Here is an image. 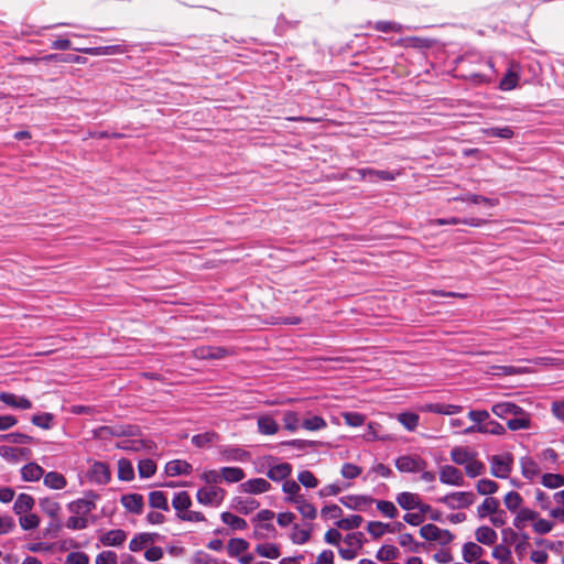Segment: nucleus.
<instances>
[{
    "instance_id": "obj_1",
    "label": "nucleus",
    "mask_w": 564,
    "mask_h": 564,
    "mask_svg": "<svg viewBox=\"0 0 564 564\" xmlns=\"http://www.w3.org/2000/svg\"><path fill=\"white\" fill-rule=\"evenodd\" d=\"M275 513L269 509L260 510L254 518L252 536L257 540H269L278 536V530L273 524Z\"/></svg>"
},
{
    "instance_id": "obj_2",
    "label": "nucleus",
    "mask_w": 564,
    "mask_h": 564,
    "mask_svg": "<svg viewBox=\"0 0 564 564\" xmlns=\"http://www.w3.org/2000/svg\"><path fill=\"white\" fill-rule=\"evenodd\" d=\"M489 464L494 477L506 479L512 471L513 457L510 453L494 455L490 457Z\"/></svg>"
},
{
    "instance_id": "obj_3",
    "label": "nucleus",
    "mask_w": 564,
    "mask_h": 564,
    "mask_svg": "<svg viewBox=\"0 0 564 564\" xmlns=\"http://www.w3.org/2000/svg\"><path fill=\"white\" fill-rule=\"evenodd\" d=\"M420 535L426 541H436L441 545H447L454 540V534L451 531L432 523L422 525Z\"/></svg>"
},
{
    "instance_id": "obj_4",
    "label": "nucleus",
    "mask_w": 564,
    "mask_h": 564,
    "mask_svg": "<svg viewBox=\"0 0 564 564\" xmlns=\"http://www.w3.org/2000/svg\"><path fill=\"white\" fill-rule=\"evenodd\" d=\"M226 491L217 486L203 487L197 490L196 499L200 505L218 507L224 501Z\"/></svg>"
},
{
    "instance_id": "obj_5",
    "label": "nucleus",
    "mask_w": 564,
    "mask_h": 564,
    "mask_svg": "<svg viewBox=\"0 0 564 564\" xmlns=\"http://www.w3.org/2000/svg\"><path fill=\"white\" fill-rule=\"evenodd\" d=\"M427 462L419 455H401L395 459V468L400 473L415 474L423 471Z\"/></svg>"
},
{
    "instance_id": "obj_6",
    "label": "nucleus",
    "mask_w": 564,
    "mask_h": 564,
    "mask_svg": "<svg viewBox=\"0 0 564 564\" xmlns=\"http://www.w3.org/2000/svg\"><path fill=\"white\" fill-rule=\"evenodd\" d=\"M446 505L449 509H464L471 506L475 501V496L469 491H457L448 494L437 500Z\"/></svg>"
},
{
    "instance_id": "obj_7",
    "label": "nucleus",
    "mask_w": 564,
    "mask_h": 564,
    "mask_svg": "<svg viewBox=\"0 0 564 564\" xmlns=\"http://www.w3.org/2000/svg\"><path fill=\"white\" fill-rule=\"evenodd\" d=\"M362 534L360 532H352L345 536L344 544L345 546H339L338 552L339 555L344 560H352L357 556L358 550L362 545Z\"/></svg>"
},
{
    "instance_id": "obj_8",
    "label": "nucleus",
    "mask_w": 564,
    "mask_h": 564,
    "mask_svg": "<svg viewBox=\"0 0 564 564\" xmlns=\"http://www.w3.org/2000/svg\"><path fill=\"white\" fill-rule=\"evenodd\" d=\"M339 501L350 510L367 511L373 505L375 499L367 495H347Z\"/></svg>"
},
{
    "instance_id": "obj_9",
    "label": "nucleus",
    "mask_w": 564,
    "mask_h": 564,
    "mask_svg": "<svg viewBox=\"0 0 564 564\" xmlns=\"http://www.w3.org/2000/svg\"><path fill=\"white\" fill-rule=\"evenodd\" d=\"M438 476L440 481L445 485L463 486L465 482L463 473L452 465L442 466L440 468Z\"/></svg>"
},
{
    "instance_id": "obj_10",
    "label": "nucleus",
    "mask_w": 564,
    "mask_h": 564,
    "mask_svg": "<svg viewBox=\"0 0 564 564\" xmlns=\"http://www.w3.org/2000/svg\"><path fill=\"white\" fill-rule=\"evenodd\" d=\"M271 488V484L264 478H251L239 485V491L249 495H261Z\"/></svg>"
},
{
    "instance_id": "obj_11",
    "label": "nucleus",
    "mask_w": 564,
    "mask_h": 564,
    "mask_svg": "<svg viewBox=\"0 0 564 564\" xmlns=\"http://www.w3.org/2000/svg\"><path fill=\"white\" fill-rule=\"evenodd\" d=\"M510 431L529 430L531 427V414L518 406L511 419L507 420Z\"/></svg>"
},
{
    "instance_id": "obj_12",
    "label": "nucleus",
    "mask_w": 564,
    "mask_h": 564,
    "mask_svg": "<svg viewBox=\"0 0 564 564\" xmlns=\"http://www.w3.org/2000/svg\"><path fill=\"white\" fill-rule=\"evenodd\" d=\"M93 499L80 498L68 503L67 508L70 513L88 518L89 513L96 508V495H91Z\"/></svg>"
},
{
    "instance_id": "obj_13",
    "label": "nucleus",
    "mask_w": 564,
    "mask_h": 564,
    "mask_svg": "<svg viewBox=\"0 0 564 564\" xmlns=\"http://www.w3.org/2000/svg\"><path fill=\"white\" fill-rule=\"evenodd\" d=\"M463 434L469 435L474 433H481V434H491V435H502L506 432V429L503 425L496 421H489L485 425H470L464 429Z\"/></svg>"
},
{
    "instance_id": "obj_14",
    "label": "nucleus",
    "mask_w": 564,
    "mask_h": 564,
    "mask_svg": "<svg viewBox=\"0 0 564 564\" xmlns=\"http://www.w3.org/2000/svg\"><path fill=\"white\" fill-rule=\"evenodd\" d=\"M160 538L159 533L142 532L137 534L129 543V550L131 552H139L148 549Z\"/></svg>"
},
{
    "instance_id": "obj_15",
    "label": "nucleus",
    "mask_w": 564,
    "mask_h": 564,
    "mask_svg": "<svg viewBox=\"0 0 564 564\" xmlns=\"http://www.w3.org/2000/svg\"><path fill=\"white\" fill-rule=\"evenodd\" d=\"M361 180H368L371 182L375 181H394L399 175L398 172L394 171H379L373 169H359L357 170Z\"/></svg>"
},
{
    "instance_id": "obj_16",
    "label": "nucleus",
    "mask_w": 564,
    "mask_h": 564,
    "mask_svg": "<svg viewBox=\"0 0 564 564\" xmlns=\"http://www.w3.org/2000/svg\"><path fill=\"white\" fill-rule=\"evenodd\" d=\"M402 529L403 523L401 522H397L394 525H391L380 521H370L367 525V532L376 539L384 535L388 532L392 533L394 531H401Z\"/></svg>"
},
{
    "instance_id": "obj_17",
    "label": "nucleus",
    "mask_w": 564,
    "mask_h": 564,
    "mask_svg": "<svg viewBox=\"0 0 564 564\" xmlns=\"http://www.w3.org/2000/svg\"><path fill=\"white\" fill-rule=\"evenodd\" d=\"M421 410L423 412L442 414V415H455L463 411V406L458 404L449 403H427L424 404Z\"/></svg>"
},
{
    "instance_id": "obj_18",
    "label": "nucleus",
    "mask_w": 564,
    "mask_h": 564,
    "mask_svg": "<svg viewBox=\"0 0 564 564\" xmlns=\"http://www.w3.org/2000/svg\"><path fill=\"white\" fill-rule=\"evenodd\" d=\"M221 458L226 462H247L250 459V453L239 446H224L219 451Z\"/></svg>"
},
{
    "instance_id": "obj_19",
    "label": "nucleus",
    "mask_w": 564,
    "mask_h": 564,
    "mask_svg": "<svg viewBox=\"0 0 564 564\" xmlns=\"http://www.w3.org/2000/svg\"><path fill=\"white\" fill-rule=\"evenodd\" d=\"M0 401L12 409L29 410L32 408V402L26 397L11 392H0Z\"/></svg>"
},
{
    "instance_id": "obj_20",
    "label": "nucleus",
    "mask_w": 564,
    "mask_h": 564,
    "mask_svg": "<svg viewBox=\"0 0 564 564\" xmlns=\"http://www.w3.org/2000/svg\"><path fill=\"white\" fill-rule=\"evenodd\" d=\"M257 426L258 432L262 435H275L280 430L279 423L270 413L259 415Z\"/></svg>"
},
{
    "instance_id": "obj_21",
    "label": "nucleus",
    "mask_w": 564,
    "mask_h": 564,
    "mask_svg": "<svg viewBox=\"0 0 564 564\" xmlns=\"http://www.w3.org/2000/svg\"><path fill=\"white\" fill-rule=\"evenodd\" d=\"M127 532L121 529H113L102 533L99 536V542L104 546H120L127 540Z\"/></svg>"
},
{
    "instance_id": "obj_22",
    "label": "nucleus",
    "mask_w": 564,
    "mask_h": 564,
    "mask_svg": "<svg viewBox=\"0 0 564 564\" xmlns=\"http://www.w3.org/2000/svg\"><path fill=\"white\" fill-rule=\"evenodd\" d=\"M90 479L99 485H106L111 479L109 467L101 462H96L89 471Z\"/></svg>"
},
{
    "instance_id": "obj_23",
    "label": "nucleus",
    "mask_w": 564,
    "mask_h": 564,
    "mask_svg": "<svg viewBox=\"0 0 564 564\" xmlns=\"http://www.w3.org/2000/svg\"><path fill=\"white\" fill-rule=\"evenodd\" d=\"M292 474V465L289 463H280L273 465L267 471V477L272 481H285Z\"/></svg>"
},
{
    "instance_id": "obj_24",
    "label": "nucleus",
    "mask_w": 564,
    "mask_h": 564,
    "mask_svg": "<svg viewBox=\"0 0 564 564\" xmlns=\"http://www.w3.org/2000/svg\"><path fill=\"white\" fill-rule=\"evenodd\" d=\"M120 501L126 510L133 514H140L143 511L144 501L140 494L123 495Z\"/></svg>"
},
{
    "instance_id": "obj_25",
    "label": "nucleus",
    "mask_w": 564,
    "mask_h": 564,
    "mask_svg": "<svg viewBox=\"0 0 564 564\" xmlns=\"http://www.w3.org/2000/svg\"><path fill=\"white\" fill-rule=\"evenodd\" d=\"M282 491L284 494V501L286 503H295V501L300 500L304 495L301 494V486L299 481L295 480H285L282 484Z\"/></svg>"
},
{
    "instance_id": "obj_26",
    "label": "nucleus",
    "mask_w": 564,
    "mask_h": 564,
    "mask_svg": "<svg viewBox=\"0 0 564 564\" xmlns=\"http://www.w3.org/2000/svg\"><path fill=\"white\" fill-rule=\"evenodd\" d=\"M191 473L192 465L183 459H173L165 465V474L171 477L189 475Z\"/></svg>"
},
{
    "instance_id": "obj_27",
    "label": "nucleus",
    "mask_w": 564,
    "mask_h": 564,
    "mask_svg": "<svg viewBox=\"0 0 564 564\" xmlns=\"http://www.w3.org/2000/svg\"><path fill=\"white\" fill-rule=\"evenodd\" d=\"M421 497L415 492L402 491L395 497L397 503L405 511H412L419 506Z\"/></svg>"
},
{
    "instance_id": "obj_28",
    "label": "nucleus",
    "mask_w": 564,
    "mask_h": 564,
    "mask_svg": "<svg viewBox=\"0 0 564 564\" xmlns=\"http://www.w3.org/2000/svg\"><path fill=\"white\" fill-rule=\"evenodd\" d=\"M35 506V500L31 495L20 494L13 505V511L17 516L31 512Z\"/></svg>"
},
{
    "instance_id": "obj_29",
    "label": "nucleus",
    "mask_w": 564,
    "mask_h": 564,
    "mask_svg": "<svg viewBox=\"0 0 564 564\" xmlns=\"http://www.w3.org/2000/svg\"><path fill=\"white\" fill-rule=\"evenodd\" d=\"M485 553V550L475 542H466L462 549V556L466 563L477 562Z\"/></svg>"
},
{
    "instance_id": "obj_30",
    "label": "nucleus",
    "mask_w": 564,
    "mask_h": 564,
    "mask_svg": "<svg viewBox=\"0 0 564 564\" xmlns=\"http://www.w3.org/2000/svg\"><path fill=\"white\" fill-rule=\"evenodd\" d=\"M119 447L122 449H126V451H131V452H141V451L151 452L154 448V444L151 441H145V440H141V438L123 440L119 444Z\"/></svg>"
},
{
    "instance_id": "obj_31",
    "label": "nucleus",
    "mask_w": 564,
    "mask_h": 564,
    "mask_svg": "<svg viewBox=\"0 0 564 564\" xmlns=\"http://www.w3.org/2000/svg\"><path fill=\"white\" fill-rule=\"evenodd\" d=\"M520 466L522 476L528 480H534L540 475V467L531 457H522Z\"/></svg>"
},
{
    "instance_id": "obj_32",
    "label": "nucleus",
    "mask_w": 564,
    "mask_h": 564,
    "mask_svg": "<svg viewBox=\"0 0 564 564\" xmlns=\"http://www.w3.org/2000/svg\"><path fill=\"white\" fill-rule=\"evenodd\" d=\"M43 482L47 488L53 490H61L67 486L66 478L57 471H50L43 475Z\"/></svg>"
},
{
    "instance_id": "obj_33",
    "label": "nucleus",
    "mask_w": 564,
    "mask_h": 564,
    "mask_svg": "<svg viewBox=\"0 0 564 564\" xmlns=\"http://www.w3.org/2000/svg\"><path fill=\"white\" fill-rule=\"evenodd\" d=\"M475 538L478 543H481L485 545H492L496 543V541L498 539V534L490 527L482 525L476 530Z\"/></svg>"
},
{
    "instance_id": "obj_34",
    "label": "nucleus",
    "mask_w": 564,
    "mask_h": 564,
    "mask_svg": "<svg viewBox=\"0 0 564 564\" xmlns=\"http://www.w3.org/2000/svg\"><path fill=\"white\" fill-rule=\"evenodd\" d=\"M44 475V469L36 463H29L21 469V476L24 481H37Z\"/></svg>"
},
{
    "instance_id": "obj_35",
    "label": "nucleus",
    "mask_w": 564,
    "mask_h": 564,
    "mask_svg": "<svg viewBox=\"0 0 564 564\" xmlns=\"http://www.w3.org/2000/svg\"><path fill=\"white\" fill-rule=\"evenodd\" d=\"M301 516L307 520H314L317 517V509L305 497L293 503Z\"/></svg>"
},
{
    "instance_id": "obj_36",
    "label": "nucleus",
    "mask_w": 564,
    "mask_h": 564,
    "mask_svg": "<svg viewBox=\"0 0 564 564\" xmlns=\"http://www.w3.org/2000/svg\"><path fill=\"white\" fill-rule=\"evenodd\" d=\"M149 505L160 511H170L167 497L163 491H151L149 494Z\"/></svg>"
},
{
    "instance_id": "obj_37",
    "label": "nucleus",
    "mask_w": 564,
    "mask_h": 564,
    "mask_svg": "<svg viewBox=\"0 0 564 564\" xmlns=\"http://www.w3.org/2000/svg\"><path fill=\"white\" fill-rule=\"evenodd\" d=\"M39 506L41 510L52 519H56L61 512V505L53 498H41Z\"/></svg>"
},
{
    "instance_id": "obj_38",
    "label": "nucleus",
    "mask_w": 564,
    "mask_h": 564,
    "mask_svg": "<svg viewBox=\"0 0 564 564\" xmlns=\"http://www.w3.org/2000/svg\"><path fill=\"white\" fill-rule=\"evenodd\" d=\"M538 517H539L538 512L532 509H529V508L519 509V511L513 520V525L517 529H523L528 521L534 522Z\"/></svg>"
},
{
    "instance_id": "obj_39",
    "label": "nucleus",
    "mask_w": 564,
    "mask_h": 564,
    "mask_svg": "<svg viewBox=\"0 0 564 564\" xmlns=\"http://www.w3.org/2000/svg\"><path fill=\"white\" fill-rule=\"evenodd\" d=\"M172 506L176 510L177 517H180V513H184L186 510H188L192 506V500L188 492H177L172 500Z\"/></svg>"
},
{
    "instance_id": "obj_40",
    "label": "nucleus",
    "mask_w": 564,
    "mask_h": 564,
    "mask_svg": "<svg viewBox=\"0 0 564 564\" xmlns=\"http://www.w3.org/2000/svg\"><path fill=\"white\" fill-rule=\"evenodd\" d=\"M519 405L512 402H499L492 405L491 412L502 420H509Z\"/></svg>"
},
{
    "instance_id": "obj_41",
    "label": "nucleus",
    "mask_w": 564,
    "mask_h": 564,
    "mask_svg": "<svg viewBox=\"0 0 564 564\" xmlns=\"http://www.w3.org/2000/svg\"><path fill=\"white\" fill-rule=\"evenodd\" d=\"M475 453L463 446H455L451 449V459L453 463L464 466L474 456Z\"/></svg>"
},
{
    "instance_id": "obj_42",
    "label": "nucleus",
    "mask_w": 564,
    "mask_h": 564,
    "mask_svg": "<svg viewBox=\"0 0 564 564\" xmlns=\"http://www.w3.org/2000/svg\"><path fill=\"white\" fill-rule=\"evenodd\" d=\"M311 529L302 528L299 524H294L290 533V540L297 545L305 544L311 539Z\"/></svg>"
},
{
    "instance_id": "obj_43",
    "label": "nucleus",
    "mask_w": 564,
    "mask_h": 564,
    "mask_svg": "<svg viewBox=\"0 0 564 564\" xmlns=\"http://www.w3.org/2000/svg\"><path fill=\"white\" fill-rule=\"evenodd\" d=\"M223 480L228 484H235L241 481L246 475L240 467H221Z\"/></svg>"
},
{
    "instance_id": "obj_44",
    "label": "nucleus",
    "mask_w": 564,
    "mask_h": 564,
    "mask_svg": "<svg viewBox=\"0 0 564 564\" xmlns=\"http://www.w3.org/2000/svg\"><path fill=\"white\" fill-rule=\"evenodd\" d=\"M249 549V542L240 538L230 539L227 545V552L230 557H237Z\"/></svg>"
},
{
    "instance_id": "obj_45",
    "label": "nucleus",
    "mask_w": 564,
    "mask_h": 564,
    "mask_svg": "<svg viewBox=\"0 0 564 564\" xmlns=\"http://www.w3.org/2000/svg\"><path fill=\"white\" fill-rule=\"evenodd\" d=\"M491 555L499 564H513L511 550L505 544L496 545Z\"/></svg>"
},
{
    "instance_id": "obj_46",
    "label": "nucleus",
    "mask_w": 564,
    "mask_h": 564,
    "mask_svg": "<svg viewBox=\"0 0 564 564\" xmlns=\"http://www.w3.org/2000/svg\"><path fill=\"white\" fill-rule=\"evenodd\" d=\"M118 478L123 481H131L134 478V468L129 459L121 458L118 462Z\"/></svg>"
},
{
    "instance_id": "obj_47",
    "label": "nucleus",
    "mask_w": 564,
    "mask_h": 564,
    "mask_svg": "<svg viewBox=\"0 0 564 564\" xmlns=\"http://www.w3.org/2000/svg\"><path fill=\"white\" fill-rule=\"evenodd\" d=\"M378 511L388 519H395L399 514V510L395 505L389 500H376L375 502Z\"/></svg>"
},
{
    "instance_id": "obj_48",
    "label": "nucleus",
    "mask_w": 564,
    "mask_h": 564,
    "mask_svg": "<svg viewBox=\"0 0 564 564\" xmlns=\"http://www.w3.org/2000/svg\"><path fill=\"white\" fill-rule=\"evenodd\" d=\"M220 518L221 521L229 525L232 530L241 531L248 527L247 521L243 518H240L231 512H223Z\"/></svg>"
},
{
    "instance_id": "obj_49",
    "label": "nucleus",
    "mask_w": 564,
    "mask_h": 564,
    "mask_svg": "<svg viewBox=\"0 0 564 564\" xmlns=\"http://www.w3.org/2000/svg\"><path fill=\"white\" fill-rule=\"evenodd\" d=\"M256 552L265 558L275 560L281 555L280 549L274 543H262L256 546Z\"/></svg>"
},
{
    "instance_id": "obj_50",
    "label": "nucleus",
    "mask_w": 564,
    "mask_h": 564,
    "mask_svg": "<svg viewBox=\"0 0 564 564\" xmlns=\"http://www.w3.org/2000/svg\"><path fill=\"white\" fill-rule=\"evenodd\" d=\"M465 473L468 477L475 478L485 473L486 467L485 464L476 458V454L468 460L467 464L464 465Z\"/></svg>"
},
{
    "instance_id": "obj_51",
    "label": "nucleus",
    "mask_w": 564,
    "mask_h": 564,
    "mask_svg": "<svg viewBox=\"0 0 564 564\" xmlns=\"http://www.w3.org/2000/svg\"><path fill=\"white\" fill-rule=\"evenodd\" d=\"M40 517L35 513L28 512L22 516H19V524L22 530L30 531L34 530L40 525Z\"/></svg>"
},
{
    "instance_id": "obj_52",
    "label": "nucleus",
    "mask_w": 564,
    "mask_h": 564,
    "mask_svg": "<svg viewBox=\"0 0 564 564\" xmlns=\"http://www.w3.org/2000/svg\"><path fill=\"white\" fill-rule=\"evenodd\" d=\"M499 508V501L495 498H486L477 508L479 518H486L489 514L496 513Z\"/></svg>"
},
{
    "instance_id": "obj_53",
    "label": "nucleus",
    "mask_w": 564,
    "mask_h": 564,
    "mask_svg": "<svg viewBox=\"0 0 564 564\" xmlns=\"http://www.w3.org/2000/svg\"><path fill=\"white\" fill-rule=\"evenodd\" d=\"M419 420V415L413 412H402L398 415V421L410 432L417 427Z\"/></svg>"
},
{
    "instance_id": "obj_54",
    "label": "nucleus",
    "mask_w": 564,
    "mask_h": 564,
    "mask_svg": "<svg viewBox=\"0 0 564 564\" xmlns=\"http://www.w3.org/2000/svg\"><path fill=\"white\" fill-rule=\"evenodd\" d=\"M399 554H400V552L397 546L383 545L378 550L376 557H377V560H379L381 562H388V561L397 560L399 557Z\"/></svg>"
},
{
    "instance_id": "obj_55",
    "label": "nucleus",
    "mask_w": 564,
    "mask_h": 564,
    "mask_svg": "<svg viewBox=\"0 0 564 564\" xmlns=\"http://www.w3.org/2000/svg\"><path fill=\"white\" fill-rule=\"evenodd\" d=\"M482 133L486 137H494L500 139H511L513 137V130L508 126L487 128L482 130Z\"/></svg>"
},
{
    "instance_id": "obj_56",
    "label": "nucleus",
    "mask_w": 564,
    "mask_h": 564,
    "mask_svg": "<svg viewBox=\"0 0 564 564\" xmlns=\"http://www.w3.org/2000/svg\"><path fill=\"white\" fill-rule=\"evenodd\" d=\"M283 424L284 429L290 432H295L299 430L300 426H302L300 416L297 412L294 411H286L283 414Z\"/></svg>"
},
{
    "instance_id": "obj_57",
    "label": "nucleus",
    "mask_w": 564,
    "mask_h": 564,
    "mask_svg": "<svg viewBox=\"0 0 564 564\" xmlns=\"http://www.w3.org/2000/svg\"><path fill=\"white\" fill-rule=\"evenodd\" d=\"M362 523V517L358 514H351L346 518H341L336 522L338 529L341 530H352L357 529Z\"/></svg>"
},
{
    "instance_id": "obj_58",
    "label": "nucleus",
    "mask_w": 564,
    "mask_h": 564,
    "mask_svg": "<svg viewBox=\"0 0 564 564\" xmlns=\"http://www.w3.org/2000/svg\"><path fill=\"white\" fill-rule=\"evenodd\" d=\"M138 471L141 478H150L156 471V464L150 458L141 459L138 464Z\"/></svg>"
},
{
    "instance_id": "obj_59",
    "label": "nucleus",
    "mask_w": 564,
    "mask_h": 564,
    "mask_svg": "<svg viewBox=\"0 0 564 564\" xmlns=\"http://www.w3.org/2000/svg\"><path fill=\"white\" fill-rule=\"evenodd\" d=\"M191 564H226V562L219 561L204 551H196L191 558Z\"/></svg>"
},
{
    "instance_id": "obj_60",
    "label": "nucleus",
    "mask_w": 564,
    "mask_h": 564,
    "mask_svg": "<svg viewBox=\"0 0 564 564\" xmlns=\"http://www.w3.org/2000/svg\"><path fill=\"white\" fill-rule=\"evenodd\" d=\"M541 482L546 488L556 489L564 486V476L560 474H544Z\"/></svg>"
},
{
    "instance_id": "obj_61",
    "label": "nucleus",
    "mask_w": 564,
    "mask_h": 564,
    "mask_svg": "<svg viewBox=\"0 0 564 564\" xmlns=\"http://www.w3.org/2000/svg\"><path fill=\"white\" fill-rule=\"evenodd\" d=\"M522 501L523 500L521 495L517 491H510L503 498L505 506L511 512H516L517 510H519L522 505Z\"/></svg>"
},
{
    "instance_id": "obj_62",
    "label": "nucleus",
    "mask_w": 564,
    "mask_h": 564,
    "mask_svg": "<svg viewBox=\"0 0 564 564\" xmlns=\"http://www.w3.org/2000/svg\"><path fill=\"white\" fill-rule=\"evenodd\" d=\"M54 415L51 413L34 414L31 422L43 430H50L53 426Z\"/></svg>"
},
{
    "instance_id": "obj_63",
    "label": "nucleus",
    "mask_w": 564,
    "mask_h": 564,
    "mask_svg": "<svg viewBox=\"0 0 564 564\" xmlns=\"http://www.w3.org/2000/svg\"><path fill=\"white\" fill-rule=\"evenodd\" d=\"M259 507V502L251 498H236V508L239 512L248 514Z\"/></svg>"
},
{
    "instance_id": "obj_64",
    "label": "nucleus",
    "mask_w": 564,
    "mask_h": 564,
    "mask_svg": "<svg viewBox=\"0 0 564 564\" xmlns=\"http://www.w3.org/2000/svg\"><path fill=\"white\" fill-rule=\"evenodd\" d=\"M327 426L326 421L318 415H314L312 417H307L303 420L302 427L307 431H319Z\"/></svg>"
}]
</instances>
